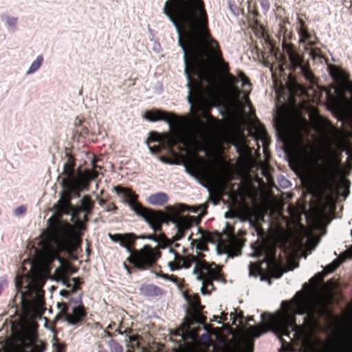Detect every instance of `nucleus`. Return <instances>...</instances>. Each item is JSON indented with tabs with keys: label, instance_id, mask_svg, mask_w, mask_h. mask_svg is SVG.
<instances>
[{
	"label": "nucleus",
	"instance_id": "obj_20",
	"mask_svg": "<svg viewBox=\"0 0 352 352\" xmlns=\"http://www.w3.org/2000/svg\"><path fill=\"white\" fill-rule=\"evenodd\" d=\"M253 138L257 142H261L263 145L266 143L265 132L263 126L259 123H253L250 129Z\"/></svg>",
	"mask_w": 352,
	"mask_h": 352
},
{
	"label": "nucleus",
	"instance_id": "obj_48",
	"mask_svg": "<svg viewBox=\"0 0 352 352\" xmlns=\"http://www.w3.org/2000/svg\"><path fill=\"white\" fill-rule=\"evenodd\" d=\"M173 206L175 207V208L177 209V212L178 214H179V212L188 210V206L184 205V204H175V205H174Z\"/></svg>",
	"mask_w": 352,
	"mask_h": 352
},
{
	"label": "nucleus",
	"instance_id": "obj_11",
	"mask_svg": "<svg viewBox=\"0 0 352 352\" xmlns=\"http://www.w3.org/2000/svg\"><path fill=\"white\" fill-rule=\"evenodd\" d=\"M115 191L128 198L126 204L131 210L137 215L142 217L146 222L151 229L156 232L160 230L162 222L160 221V215L154 213V210L143 207L141 204L136 201V196L128 188H124L120 186L114 188Z\"/></svg>",
	"mask_w": 352,
	"mask_h": 352
},
{
	"label": "nucleus",
	"instance_id": "obj_45",
	"mask_svg": "<svg viewBox=\"0 0 352 352\" xmlns=\"http://www.w3.org/2000/svg\"><path fill=\"white\" fill-rule=\"evenodd\" d=\"M158 160L164 163V164H170V165H173V164H177V162L175 161V160H170V159H167L164 157H160L158 158Z\"/></svg>",
	"mask_w": 352,
	"mask_h": 352
},
{
	"label": "nucleus",
	"instance_id": "obj_41",
	"mask_svg": "<svg viewBox=\"0 0 352 352\" xmlns=\"http://www.w3.org/2000/svg\"><path fill=\"white\" fill-rule=\"evenodd\" d=\"M69 305L72 307H77L82 305L81 296L80 295L78 298H72L69 299Z\"/></svg>",
	"mask_w": 352,
	"mask_h": 352
},
{
	"label": "nucleus",
	"instance_id": "obj_7",
	"mask_svg": "<svg viewBox=\"0 0 352 352\" xmlns=\"http://www.w3.org/2000/svg\"><path fill=\"white\" fill-rule=\"evenodd\" d=\"M41 234L46 243H54L58 250L66 252L71 259H77L74 252L79 247L80 239L72 226L63 223L52 231H43Z\"/></svg>",
	"mask_w": 352,
	"mask_h": 352
},
{
	"label": "nucleus",
	"instance_id": "obj_58",
	"mask_svg": "<svg viewBox=\"0 0 352 352\" xmlns=\"http://www.w3.org/2000/svg\"><path fill=\"white\" fill-rule=\"evenodd\" d=\"M261 4L264 10H267L270 7L267 0H261Z\"/></svg>",
	"mask_w": 352,
	"mask_h": 352
},
{
	"label": "nucleus",
	"instance_id": "obj_8",
	"mask_svg": "<svg viewBox=\"0 0 352 352\" xmlns=\"http://www.w3.org/2000/svg\"><path fill=\"white\" fill-rule=\"evenodd\" d=\"M45 282L42 273L37 269H31L30 273L22 276H16L15 279V287L20 292L21 301L24 302L25 296H32L35 300L36 305L41 307L43 305V291L41 289Z\"/></svg>",
	"mask_w": 352,
	"mask_h": 352
},
{
	"label": "nucleus",
	"instance_id": "obj_15",
	"mask_svg": "<svg viewBox=\"0 0 352 352\" xmlns=\"http://www.w3.org/2000/svg\"><path fill=\"white\" fill-rule=\"evenodd\" d=\"M283 47L287 53L292 68L294 69L300 68L301 73L305 78L310 82H312L313 75L308 67L302 64L303 58L297 53L292 50L291 47L288 45H285Z\"/></svg>",
	"mask_w": 352,
	"mask_h": 352
},
{
	"label": "nucleus",
	"instance_id": "obj_19",
	"mask_svg": "<svg viewBox=\"0 0 352 352\" xmlns=\"http://www.w3.org/2000/svg\"><path fill=\"white\" fill-rule=\"evenodd\" d=\"M168 201V197L164 192H157L151 194L147 198L146 201L152 206H161Z\"/></svg>",
	"mask_w": 352,
	"mask_h": 352
},
{
	"label": "nucleus",
	"instance_id": "obj_51",
	"mask_svg": "<svg viewBox=\"0 0 352 352\" xmlns=\"http://www.w3.org/2000/svg\"><path fill=\"white\" fill-rule=\"evenodd\" d=\"M133 240L134 239H132V241L131 243H122V245H120L121 246H122L123 248H125V250L131 254V256L132 257V255L133 254L131 252V248H130V245L133 244ZM130 260H132V258L130 259Z\"/></svg>",
	"mask_w": 352,
	"mask_h": 352
},
{
	"label": "nucleus",
	"instance_id": "obj_47",
	"mask_svg": "<svg viewBox=\"0 0 352 352\" xmlns=\"http://www.w3.org/2000/svg\"><path fill=\"white\" fill-rule=\"evenodd\" d=\"M185 171L186 173H188L189 175H190L192 177H193L195 179H198V175L195 170H190L187 166H185Z\"/></svg>",
	"mask_w": 352,
	"mask_h": 352
},
{
	"label": "nucleus",
	"instance_id": "obj_32",
	"mask_svg": "<svg viewBox=\"0 0 352 352\" xmlns=\"http://www.w3.org/2000/svg\"><path fill=\"white\" fill-rule=\"evenodd\" d=\"M63 172L67 176V178L62 179V181L71 180V179L74 177V170L72 164L65 163L63 165Z\"/></svg>",
	"mask_w": 352,
	"mask_h": 352
},
{
	"label": "nucleus",
	"instance_id": "obj_12",
	"mask_svg": "<svg viewBox=\"0 0 352 352\" xmlns=\"http://www.w3.org/2000/svg\"><path fill=\"white\" fill-rule=\"evenodd\" d=\"M272 314H264L262 316L265 321V326H255L242 331L239 340L236 344V350L238 352H252L253 349V342L255 338H258L269 330L267 321Z\"/></svg>",
	"mask_w": 352,
	"mask_h": 352
},
{
	"label": "nucleus",
	"instance_id": "obj_37",
	"mask_svg": "<svg viewBox=\"0 0 352 352\" xmlns=\"http://www.w3.org/2000/svg\"><path fill=\"white\" fill-rule=\"evenodd\" d=\"M229 78H230V92L232 94L233 101L234 102L238 103V102L236 100V97H237L238 91H237L236 89L234 87V85H232V84H234V82H235V78L234 76H229Z\"/></svg>",
	"mask_w": 352,
	"mask_h": 352
},
{
	"label": "nucleus",
	"instance_id": "obj_21",
	"mask_svg": "<svg viewBox=\"0 0 352 352\" xmlns=\"http://www.w3.org/2000/svg\"><path fill=\"white\" fill-rule=\"evenodd\" d=\"M331 75L342 89L348 91L352 90L351 84L348 81L346 77L341 71L337 69L334 70L332 72Z\"/></svg>",
	"mask_w": 352,
	"mask_h": 352
},
{
	"label": "nucleus",
	"instance_id": "obj_22",
	"mask_svg": "<svg viewBox=\"0 0 352 352\" xmlns=\"http://www.w3.org/2000/svg\"><path fill=\"white\" fill-rule=\"evenodd\" d=\"M140 294L143 296L153 297L162 294V289L153 285H146L140 287Z\"/></svg>",
	"mask_w": 352,
	"mask_h": 352
},
{
	"label": "nucleus",
	"instance_id": "obj_49",
	"mask_svg": "<svg viewBox=\"0 0 352 352\" xmlns=\"http://www.w3.org/2000/svg\"><path fill=\"white\" fill-rule=\"evenodd\" d=\"M6 21L10 27H14L17 21V19L14 17L7 16Z\"/></svg>",
	"mask_w": 352,
	"mask_h": 352
},
{
	"label": "nucleus",
	"instance_id": "obj_3",
	"mask_svg": "<svg viewBox=\"0 0 352 352\" xmlns=\"http://www.w3.org/2000/svg\"><path fill=\"white\" fill-rule=\"evenodd\" d=\"M336 287L337 283L332 280L322 284L324 300L306 292L296 293L291 302H282L281 311L269 317V330L296 342L299 345L298 352H321L324 344L320 350H316V340L313 338L318 327L314 314L318 311L321 315L329 314L324 301L331 299L332 290Z\"/></svg>",
	"mask_w": 352,
	"mask_h": 352
},
{
	"label": "nucleus",
	"instance_id": "obj_24",
	"mask_svg": "<svg viewBox=\"0 0 352 352\" xmlns=\"http://www.w3.org/2000/svg\"><path fill=\"white\" fill-rule=\"evenodd\" d=\"M194 218L192 217H183L182 216L180 218L177 219V223H174L176 230L179 231V228L180 232H184V230L190 228L192 226V221Z\"/></svg>",
	"mask_w": 352,
	"mask_h": 352
},
{
	"label": "nucleus",
	"instance_id": "obj_63",
	"mask_svg": "<svg viewBox=\"0 0 352 352\" xmlns=\"http://www.w3.org/2000/svg\"><path fill=\"white\" fill-rule=\"evenodd\" d=\"M146 239L148 240L155 241V242L159 241L157 238L156 236H155L154 235H148V236H146Z\"/></svg>",
	"mask_w": 352,
	"mask_h": 352
},
{
	"label": "nucleus",
	"instance_id": "obj_44",
	"mask_svg": "<svg viewBox=\"0 0 352 352\" xmlns=\"http://www.w3.org/2000/svg\"><path fill=\"white\" fill-rule=\"evenodd\" d=\"M26 208L24 206H20L16 208L13 212L15 216H19L25 213Z\"/></svg>",
	"mask_w": 352,
	"mask_h": 352
},
{
	"label": "nucleus",
	"instance_id": "obj_36",
	"mask_svg": "<svg viewBox=\"0 0 352 352\" xmlns=\"http://www.w3.org/2000/svg\"><path fill=\"white\" fill-rule=\"evenodd\" d=\"M169 252L174 256L175 259L180 258L182 261V267L184 269H188L190 267L191 262L189 260L185 258L184 257L179 256L178 254L175 252L172 248L169 249Z\"/></svg>",
	"mask_w": 352,
	"mask_h": 352
},
{
	"label": "nucleus",
	"instance_id": "obj_29",
	"mask_svg": "<svg viewBox=\"0 0 352 352\" xmlns=\"http://www.w3.org/2000/svg\"><path fill=\"white\" fill-rule=\"evenodd\" d=\"M43 62V56L41 55L38 56L34 61L32 63L29 69L26 72L27 75H30L35 72L39 69Z\"/></svg>",
	"mask_w": 352,
	"mask_h": 352
},
{
	"label": "nucleus",
	"instance_id": "obj_27",
	"mask_svg": "<svg viewBox=\"0 0 352 352\" xmlns=\"http://www.w3.org/2000/svg\"><path fill=\"white\" fill-rule=\"evenodd\" d=\"M154 213L156 214H159L160 216V221L162 222V223H167L168 222H170L173 224L177 223V219L175 217H173V215H168V214H167V213H164L163 212H162L160 210H158V211L154 210Z\"/></svg>",
	"mask_w": 352,
	"mask_h": 352
},
{
	"label": "nucleus",
	"instance_id": "obj_35",
	"mask_svg": "<svg viewBox=\"0 0 352 352\" xmlns=\"http://www.w3.org/2000/svg\"><path fill=\"white\" fill-rule=\"evenodd\" d=\"M97 172L93 170H85L82 173H79V175L85 180L94 179L97 177Z\"/></svg>",
	"mask_w": 352,
	"mask_h": 352
},
{
	"label": "nucleus",
	"instance_id": "obj_61",
	"mask_svg": "<svg viewBox=\"0 0 352 352\" xmlns=\"http://www.w3.org/2000/svg\"><path fill=\"white\" fill-rule=\"evenodd\" d=\"M288 210H289V214H291V216L292 217H294V218H296L297 217V214L296 213V210H295L294 208L289 207Z\"/></svg>",
	"mask_w": 352,
	"mask_h": 352
},
{
	"label": "nucleus",
	"instance_id": "obj_10",
	"mask_svg": "<svg viewBox=\"0 0 352 352\" xmlns=\"http://www.w3.org/2000/svg\"><path fill=\"white\" fill-rule=\"evenodd\" d=\"M72 195L69 192H63L60 195L59 199L56 205H54V212L52 215L47 219V228L44 231H52V228L58 227V226L65 223L69 224L66 221L61 219L63 214L70 215L71 219L77 218L78 214L82 211L79 209V206H72L70 203Z\"/></svg>",
	"mask_w": 352,
	"mask_h": 352
},
{
	"label": "nucleus",
	"instance_id": "obj_64",
	"mask_svg": "<svg viewBox=\"0 0 352 352\" xmlns=\"http://www.w3.org/2000/svg\"><path fill=\"white\" fill-rule=\"evenodd\" d=\"M149 151L152 154H154L158 151V148L155 146L149 147Z\"/></svg>",
	"mask_w": 352,
	"mask_h": 352
},
{
	"label": "nucleus",
	"instance_id": "obj_57",
	"mask_svg": "<svg viewBox=\"0 0 352 352\" xmlns=\"http://www.w3.org/2000/svg\"><path fill=\"white\" fill-rule=\"evenodd\" d=\"M200 292L202 295H209L210 294V292L208 290L207 287H206L205 286H203L202 284H201V287L200 288Z\"/></svg>",
	"mask_w": 352,
	"mask_h": 352
},
{
	"label": "nucleus",
	"instance_id": "obj_2",
	"mask_svg": "<svg viewBox=\"0 0 352 352\" xmlns=\"http://www.w3.org/2000/svg\"><path fill=\"white\" fill-rule=\"evenodd\" d=\"M163 13L168 17L178 34L177 44L183 52L184 73L188 89L187 101L192 107V79L189 67L206 79L212 80V69L208 56L212 52L208 47L210 36L206 29V14L200 0H167Z\"/></svg>",
	"mask_w": 352,
	"mask_h": 352
},
{
	"label": "nucleus",
	"instance_id": "obj_40",
	"mask_svg": "<svg viewBox=\"0 0 352 352\" xmlns=\"http://www.w3.org/2000/svg\"><path fill=\"white\" fill-rule=\"evenodd\" d=\"M165 209L166 210L167 214L168 215H173L176 219H179L182 217L179 215V214L177 212V209L173 206L168 205L165 207Z\"/></svg>",
	"mask_w": 352,
	"mask_h": 352
},
{
	"label": "nucleus",
	"instance_id": "obj_43",
	"mask_svg": "<svg viewBox=\"0 0 352 352\" xmlns=\"http://www.w3.org/2000/svg\"><path fill=\"white\" fill-rule=\"evenodd\" d=\"M278 181L280 186L283 188H287L290 186V182L284 177H280Z\"/></svg>",
	"mask_w": 352,
	"mask_h": 352
},
{
	"label": "nucleus",
	"instance_id": "obj_9",
	"mask_svg": "<svg viewBox=\"0 0 352 352\" xmlns=\"http://www.w3.org/2000/svg\"><path fill=\"white\" fill-rule=\"evenodd\" d=\"M36 328L33 322L25 324L15 334L16 344L12 352H43L44 343L38 339Z\"/></svg>",
	"mask_w": 352,
	"mask_h": 352
},
{
	"label": "nucleus",
	"instance_id": "obj_18",
	"mask_svg": "<svg viewBox=\"0 0 352 352\" xmlns=\"http://www.w3.org/2000/svg\"><path fill=\"white\" fill-rule=\"evenodd\" d=\"M72 314L66 315L65 318V321L70 325H76L86 315L83 305L77 307H72Z\"/></svg>",
	"mask_w": 352,
	"mask_h": 352
},
{
	"label": "nucleus",
	"instance_id": "obj_26",
	"mask_svg": "<svg viewBox=\"0 0 352 352\" xmlns=\"http://www.w3.org/2000/svg\"><path fill=\"white\" fill-rule=\"evenodd\" d=\"M93 208V202L91 201L89 197L83 196L80 200L79 209L82 210L86 214L91 212Z\"/></svg>",
	"mask_w": 352,
	"mask_h": 352
},
{
	"label": "nucleus",
	"instance_id": "obj_60",
	"mask_svg": "<svg viewBox=\"0 0 352 352\" xmlns=\"http://www.w3.org/2000/svg\"><path fill=\"white\" fill-rule=\"evenodd\" d=\"M69 294V292H68V291H67V290H65V289H62V290H60V291L59 292V294H60V296H62V297H65V298H67V297H68Z\"/></svg>",
	"mask_w": 352,
	"mask_h": 352
},
{
	"label": "nucleus",
	"instance_id": "obj_34",
	"mask_svg": "<svg viewBox=\"0 0 352 352\" xmlns=\"http://www.w3.org/2000/svg\"><path fill=\"white\" fill-rule=\"evenodd\" d=\"M196 279L197 280H201L203 286H205L206 287H210V290H214V287L212 285V281L210 279H206L204 278V273L200 272L199 274L196 276Z\"/></svg>",
	"mask_w": 352,
	"mask_h": 352
},
{
	"label": "nucleus",
	"instance_id": "obj_28",
	"mask_svg": "<svg viewBox=\"0 0 352 352\" xmlns=\"http://www.w3.org/2000/svg\"><path fill=\"white\" fill-rule=\"evenodd\" d=\"M188 210L191 211L192 212L196 213V212H199L198 219L195 220V223L196 224L199 223L201 218L206 214V204H200L197 208L190 207V206H188Z\"/></svg>",
	"mask_w": 352,
	"mask_h": 352
},
{
	"label": "nucleus",
	"instance_id": "obj_6",
	"mask_svg": "<svg viewBox=\"0 0 352 352\" xmlns=\"http://www.w3.org/2000/svg\"><path fill=\"white\" fill-rule=\"evenodd\" d=\"M216 42L210 38L208 41V47L212 50L211 54L208 56V59L211 63L212 69V80H206L202 78L199 74L197 67H195L196 74L199 80V82L192 83L191 92V99L192 102V107L190 108L192 112H200L201 115L206 119L208 124L214 129L217 126V122L215 119L211 117L208 113V100L205 96L206 89L202 85V82H206L209 86L214 87L216 85V69H218L222 72L228 70V66L223 61L221 56L216 52Z\"/></svg>",
	"mask_w": 352,
	"mask_h": 352
},
{
	"label": "nucleus",
	"instance_id": "obj_16",
	"mask_svg": "<svg viewBox=\"0 0 352 352\" xmlns=\"http://www.w3.org/2000/svg\"><path fill=\"white\" fill-rule=\"evenodd\" d=\"M195 322L198 324H202V318H188L185 317L184 321L182 324L181 331L182 337H187L192 341H195L197 338V331L199 330V327H190V326Z\"/></svg>",
	"mask_w": 352,
	"mask_h": 352
},
{
	"label": "nucleus",
	"instance_id": "obj_33",
	"mask_svg": "<svg viewBox=\"0 0 352 352\" xmlns=\"http://www.w3.org/2000/svg\"><path fill=\"white\" fill-rule=\"evenodd\" d=\"M192 261L195 263V266L193 268L192 273L195 274L197 272V268H199V270H207L210 267L208 264L203 261L199 260L195 257L192 258Z\"/></svg>",
	"mask_w": 352,
	"mask_h": 352
},
{
	"label": "nucleus",
	"instance_id": "obj_42",
	"mask_svg": "<svg viewBox=\"0 0 352 352\" xmlns=\"http://www.w3.org/2000/svg\"><path fill=\"white\" fill-rule=\"evenodd\" d=\"M57 307L60 309V314H62L63 315L65 316L68 315L67 313L68 309V305L65 302L57 303Z\"/></svg>",
	"mask_w": 352,
	"mask_h": 352
},
{
	"label": "nucleus",
	"instance_id": "obj_54",
	"mask_svg": "<svg viewBox=\"0 0 352 352\" xmlns=\"http://www.w3.org/2000/svg\"><path fill=\"white\" fill-rule=\"evenodd\" d=\"M299 35L300 36V38H308L309 35V34L307 33V32L303 29V28H301L300 30H299Z\"/></svg>",
	"mask_w": 352,
	"mask_h": 352
},
{
	"label": "nucleus",
	"instance_id": "obj_62",
	"mask_svg": "<svg viewBox=\"0 0 352 352\" xmlns=\"http://www.w3.org/2000/svg\"><path fill=\"white\" fill-rule=\"evenodd\" d=\"M289 270H290L298 267V265L294 261H289Z\"/></svg>",
	"mask_w": 352,
	"mask_h": 352
},
{
	"label": "nucleus",
	"instance_id": "obj_13",
	"mask_svg": "<svg viewBox=\"0 0 352 352\" xmlns=\"http://www.w3.org/2000/svg\"><path fill=\"white\" fill-rule=\"evenodd\" d=\"M54 259H56L60 263L59 268L55 270H59L63 274H75L76 270L72 267V265L65 259L58 256V252L49 247V244H46L45 251L40 256L41 263L45 265H50Z\"/></svg>",
	"mask_w": 352,
	"mask_h": 352
},
{
	"label": "nucleus",
	"instance_id": "obj_50",
	"mask_svg": "<svg viewBox=\"0 0 352 352\" xmlns=\"http://www.w3.org/2000/svg\"><path fill=\"white\" fill-rule=\"evenodd\" d=\"M184 236V232H180L179 229V231H177V230H176V233L173 236V241H179L182 239H183Z\"/></svg>",
	"mask_w": 352,
	"mask_h": 352
},
{
	"label": "nucleus",
	"instance_id": "obj_31",
	"mask_svg": "<svg viewBox=\"0 0 352 352\" xmlns=\"http://www.w3.org/2000/svg\"><path fill=\"white\" fill-rule=\"evenodd\" d=\"M204 278L206 279H210V280H220V274L218 271L209 267L206 270V274H204Z\"/></svg>",
	"mask_w": 352,
	"mask_h": 352
},
{
	"label": "nucleus",
	"instance_id": "obj_4",
	"mask_svg": "<svg viewBox=\"0 0 352 352\" xmlns=\"http://www.w3.org/2000/svg\"><path fill=\"white\" fill-rule=\"evenodd\" d=\"M296 232L285 230L281 228H276L270 235L261 234L258 230V234L261 235V242L255 243L252 245V256L261 258V263L265 265L263 268L259 264L250 263L249 265V275L257 276L261 275L263 271L273 278H280L287 272L283 270L275 257L274 250L276 245H280L289 252L291 255H296L298 252L306 247L308 250L315 248L318 243V239L311 235V231L302 226H298Z\"/></svg>",
	"mask_w": 352,
	"mask_h": 352
},
{
	"label": "nucleus",
	"instance_id": "obj_14",
	"mask_svg": "<svg viewBox=\"0 0 352 352\" xmlns=\"http://www.w3.org/2000/svg\"><path fill=\"white\" fill-rule=\"evenodd\" d=\"M134 265L141 270L151 266L155 262V258L152 249L147 245L132 255V260H129Z\"/></svg>",
	"mask_w": 352,
	"mask_h": 352
},
{
	"label": "nucleus",
	"instance_id": "obj_53",
	"mask_svg": "<svg viewBox=\"0 0 352 352\" xmlns=\"http://www.w3.org/2000/svg\"><path fill=\"white\" fill-rule=\"evenodd\" d=\"M195 248L199 251H207L208 248L205 245V243H197Z\"/></svg>",
	"mask_w": 352,
	"mask_h": 352
},
{
	"label": "nucleus",
	"instance_id": "obj_5",
	"mask_svg": "<svg viewBox=\"0 0 352 352\" xmlns=\"http://www.w3.org/2000/svg\"><path fill=\"white\" fill-rule=\"evenodd\" d=\"M144 118L150 122L160 120L166 122L173 132L168 140L172 146L179 142L186 147L192 146L197 144L198 139L207 141L214 130L210 125L204 124L198 116L192 119L175 115L168 117L166 112L159 109L146 111Z\"/></svg>",
	"mask_w": 352,
	"mask_h": 352
},
{
	"label": "nucleus",
	"instance_id": "obj_56",
	"mask_svg": "<svg viewBox=\"0 0 352 352\" xmlns=\"http://www.w3.org/2000/svg\"><path fill=\"white\" fill-rule=\"evenodd\" d=\"M76 225L77 226V228L80 230H82L85 228V225H84V223L81 221H80L79 219H78L77 218H76Z\"/></svg>",
	"mask_w": 352,
	"mask_h": 352
},
{
	"label": "nucleus",
	"instance_id": "obj_1",
	"mask_svg": "<svg viewBox=\"0 0 352 352\" xmlns=\"http://www.w3.org/2000/svg\"><path fill=\"white\" fill-rule=\"evenodd\" d=\"M277 129L289 151L292 160L301 170L307 172L305 182L309 192L314 197H319L326 191L339 196L336 192V177H344L351 170L348 164L345 168L340 166L337 151L331 148V140L329 136L336 132V128L329 120L318 118L317 128L318 132L327 139L324 155L321 157L322 164L311 170L316 158V153L309 144L303 145L302 131L305 125L289 119L284 113L278 116L276 120Z\"/></svg>",
	"mask_w": 352,
	"mask_h": 352
},
{
	"label": "nucleus",
	"instance_id": "obj_52",
	"mask_svg": "<svg viewBox=\"0 0 352 352\" xmlns=\"http://www.w3.org/2000/svg\"><path fill=\"white\" fill-rule=\"evenodd\" d=\"M282 349L284 352H294L296 351L294 347L290 344H283Z\"/></svg>",
	"mask_w": 352,
	"mask_h": 352
},
{
	"label": "nucleus",
	"instance_id": "obj_39",
	"mask_svg": "<svg viewBox=\"0 0 352 352\" xmlns=\"http://www.w3.org/2000/svg\"><path fill=\"white\" fill-rule=\"evenodd\" d=\"M205 242H211L212 243V240L211 239V236L209 234L206 235H201L200 237L195 240H192L190 243V245L193 246L195 243H205Z\"/></svg>",
	"mask_w": 352,
	"mask_h": 352
},
{
	"label": "nucleus",
	"instance_id": "obj_17",
	"mask_svg": "<svg viewBox=\"0 0 352 352\" xmlns=\"http://www.w3.org/2000/svg\"><path fill=\"white\" fill-rule=\"evenodd\" d=\"M61 186L67 190L66 192L71 193L72 190H81L82 188H87V183L79 175L78 178L74 177L69 181H61Z\"/></svg>",
	"mask_w": 352,
	"mask_h": 352
},
{
	"label": "nucleus",
	"instance_id": "obj_46",
	"mask_svg": "<svg viewBox=\"0 0 352 352\" xmlns=\"http://www.w3.org/2000/svg\"><path fill=\"white\" fill-rule=\"evenodd\" d=\"M338 146L340 149L346 151L348 149V144L344 140H339L338 142Z\"/></svg>",
	"mask_w": 352,
	"mask_h": 352
},
{
	"label": "nucleus",
	"instance_id": "obj_25",
	"mask_svg": "<svg viewBox=\"0 0 352 352\" xmlns=\"http://www.w3.org/2000/svg\"><path fill=\"white\" fill-rule=\"evenodd\" d=\"M188 303L192 309L195 311V315L192 318H201V316L199 315V311L201 309V307L199 304L198 295L195 294L193 296H192L190 298L188 299Z\"/></svg>",
	"mask_w": 352,
	"mask_h": 352
},
{
	"label": "nucleus",
	"instance_id": "obj_38",
	"mask_svg": "<svg viewBox=\"0 0 352 352\" xmlns=\"http://www.w3.org/2000/svg\"><path fill=\"white\" fill-rule=\"evenodd\" d=\"M204 329L206 332L203 333V334H201V343L204 345L208 346L211 343V339H210V337L209 334L208 333V329H207V327L206 325L204 326Z\"/></svg>",
	"mask_w": 352,
	"mask_h": 352
},
{
	"label": "nucleus",
	"instance_id": "obj_23",
	"mask_svg": "<svg viewBox=\"0 0 352 352\" xmlns=\"http://www.w3.org/2000/svg\"><path fill=\"white\" fill-rule=\"evenodd\" d=\"M109 238L114 243H118L120 245H122L124 243H131L132 239L135 238V235L132 233H127L125 234H108Z\"/></svg>",
	"mask_w": 352,
	"mask_h": 352
},
{
	"label": "nucleus",
	"instance_id": "obj_59",
	"mask_svg": "<svg viewBox=\"0 0 352 352\" xmlns=\"http://www.w3.org/2000/svg\"><path fill=\"white\" fill-rule=\"evenodd\" d=\"M239 77L243 85H248V81L247 80V79L245 78V76L243 74H240Z\"/></svg>",
	"mask_w": 352,
	"mask_h": 352
},
{
	"label": "nucleus",
	"instance_id": "obj_30",
	"mask_svg": "<svg viewBox=\"0 0 352 352\" xmlns=\"http://www.w3.org/2000/svg\"><path fill=\"white\" fill-rule=\"evenodd\" d=\"M54 276L56 277V280L57 282L60 283L63 285L65 286L66 287H71V284L69 283V279L65 276V274L60 273L59 270H55Z\"/></svg>",
	"mask_w": 352,
	"mask_h": 352
},
{
	"label": "nucleus",
	"instance_id": "obj_55",
	"mask_svg": "<svg viewBox=\"0 0 352 352\" xmlns=\"http://www.w3.org/2000/svg\"><path fill=\"white\" fill-rule=\"evenodd\" d=\"M309 55L313 59L321 58V56L318 52H316L314 50H311V51L309 52Z\"/></svg>",
	"mask_w": 352,
	"mask_h": 352
}]
</instances>
